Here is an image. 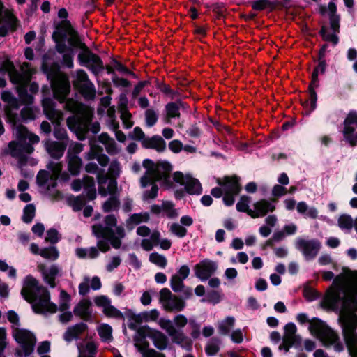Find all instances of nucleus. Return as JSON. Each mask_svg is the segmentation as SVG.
<instances>
[{
    "mask_svg": "<svg viewBox=\"0 0 357 357\" xmlns=\"http://www.w3.org/2000/svg\"><path fill=\"white\" fill-rule=\"evenodd\" d=\"M1 98L6 103V115L13 127V133L15 137V141L9 143V153L13 157L22 160L26 155L33 152L32 144L38 143L39 137L28 132L24 126L17 123L16 111L18 109V102L16 98L6 91L2 92Z\"/></svg>",
    "mask_w": 357,
    "mask_h": 357,
    "instance_id": "f257e3e1",
    "label": "nucleus"
},
{
    "mask_svg": "<svg viewBox=\"0 0 357 357\" xmlns=\"http://www.w3.org/2000/svg\"><path fill=\"white\" fill-rule=\"evenodd\" d=\"M21 294L31 304L36 313L52 314L57 310L56 305L50 301L49 291L40 285L38 281L31 275H26L24 279Z\"/></svg>",
    "mask_w": 357,
    "mask_h": 357,
    "instance_id": "f03ea898",
    "label": "nucleus"
},
{
    "mask_svg": "<svg viewBox=\"0 0 357 357\" xmlns=\"http://www.w3.org/2000/svg\"><path fill=\"white\" fill-rule=\"evenodd\" d=\"M143 167L146 172L140 179L141 186L142 188H146L149 185L151 186L150 190L144 191L143 199H153L157 197L158 190L155 182L162 178L166 179L167 174L172 169V166L167 162L155 164L152 160L146 159L143 162Z\"/></svg>",
    "mask_w": 357,
    "mask_h": 357,
    "instance_id": "7ed1b4c3",
    "label": "nucleus"
},
{
    "mask_svg": "<svg viewBox=\"0 0 357 357\" xmlns=\"http://www.w3.org/2000/svg\"><path fill=\"white\" fill-rule=\"evenodd\" d=\"M105 226L101 225H93L92 231L97 238H106L112 246L116 249L121 247V239L124 238L126 234L124 228L117 225V218L114 215H108L104 219Z\"/></svg>",
    "mask_w": 357,
    "mask_h": 357,
    "instance_id": "20e7f679",
    "label": "nucleus"
},
{
    "mask_svg": "<svg viewBox=\"0 0 357 357\" xmlns=\"http://www.w3.org/2000/svg\"><path fill=\"white\" fill-rule=\"evenodd\" d=\"M309 331L324 346L333 347L336 351H342L344 349V345L340 342L338 335L320 319H312Z\"/></svg>",
    "mask_w": 357,
    "mask_h": 357,
    "instance_id": "39448f33",
    "label": "nucleus"
},
{
    "mask_svg": "<svg viewBox=\"0 0 357 357\" xmlns=\"http://www.w3.org/2000/svg\"><path fill=\"white\" fill-rule=\"evenodd\" d=\"M344 339L351 357H357V315L343 313L339 316Z\"/></svg>",
    "mask_w": 357,
    "mask_h": 357,
    "instance_id": "423d86ee",
    "label": "nucleus"
},
{
    "mask_svg": "<svg viewBox=\"0 0 357 357\" xmlns=\"http://www.w3.org/2000/svg\"><path fill=\"white\" fill-rule=\"evenodd\" d=\"M66 109L76 114L78 119H81L82 123H79L77 126L75 124V117H69L67 119V124L70 129H80L82 126L86 127V124L91 121L92 116L91 109L78 102L72 99L68 100L66 102Z\"/></svg>",
    "mask_w": 357,
    "mask_h": 357,
    "instance_id": "0eeeda50",
    "label": "nucleus"
},
{
    "mask_svg": "<svg viewBox=\"0 0 357 357\" xmlns=\"http://www.w3.org/2000/svg\"><path fill=\"white\" fill-rule=\"evenodd\" d=\"M13 336L20 345L17 354L20 357H26L30 355L34 349L36 338L33 334L24 328H16L12 332Z\"/></svg>",
    "mask_w": 357,
    "mask_h": 357,
    "instance_id": "6e6552de",
    "label": "nucleus"
},
{
    "mask_svg": "<svg viewBox=\"0 0 357 357\" xmlns=\"http://www.w3.org/2000/svg\"><path fill=\"white\" fill-rule=\"evenodd\" d=\"M3 69L8 73L10 81L16 84H19L21 88H24L31 80V75L33 71L27 63H24L21 66V73H20L15 68L13 64L10 61H6L3 65Z\"/></svg>",
    "mask_w": 357,
    "mask_h": 357,
    "instance_id": "1a4fd4ad",
    "label": "nucleus"
},
{
    "mask_svg": "<svg viewBox=\"0 0 357 357\" xmlns=\"http://www.w3.org/2000/svg\"><path fill=\"white\" fill-rule=\"evenodd\" d=\"M158 325L162 329L167 332L173 342L188 350L191 348V340L187 337L182 331L178 330L174 326L173 321L162 318L158 321Z\"/></svg>",
    "mask_w": 357,
    "mask_h": 357,
    "instance_id": "9d476101",
    "label": "nucleus"
},
{
    "mask_svg": "<svg viewBox=\"0 0 357 357\" xmlns=\"http://www.w3.org/2000/svg\"><path fill=\"white\" fill-rule=\"evenodd\" d=\"M73 85L85 98L92 99L95 97L96 89L93 83L88 79L86 73L79 70L76 73V77L73 80Z\"/></svg>",
    "mask_w": 357,
    "mask_h": 357,
    "instance_id": "9b49d317",
    "label": "nucleus"
},
{
    "mask_svg": "<svg viewBox=\"0 0 357 357\" xmlns=\"http://www.w3.org/2000/svg\"><path fill=\"white\" fill-rule=\"evenodd\" d=\"M220 185H223L224 197L223 201L225 205L231 206L234 203V196L241 191L238 179L236 176L226 177L224 182L218 181Z\"/></svg>",
    "mask_w": 357,
    "mask_h": 357,
    "instance_id": "f8f14e48",
    "label": "nucleus"
},
{
    "mask_svg": "<svg viewBox=\"0 0 357 357\" xmlns=\"http://www.w3.org/2000/svg\"><path fill=\"white\" fill-rule=\"evenodd\" d=\"M160 301L164 309L169 312H180L185 307L184 301L172 295L167 288H163L160 291Z\"/></svg>",
    "mask_w": 357,
    "mask_h": 357,
    "instance_id": "ddd939ff",
    "label": "nucleus"
},
{
    "mask_svg": "<svg viewBox=\"0 0 357 357\" xmlns=\"http://www.w3.org/2000/svg\"><path fill=\"white\" fill-rule=\"evenodd\" d=\"M173 179L180 185H184L186 191L190 194H200L202 192L201 183L190 174L184 175L181 172H176L173 174Z\"/></svg>",
    "mask_w": 357,
    "mask_h": 357,
    "instance_id": "4468645a",
    "label": "nucleus"
},
{
    "mask_svg": "<svg viewBox=\"0 0 357 357\" xmlns=\"http://www.w3.org/2000/svg\"><path fill=\"white\" fill-rule=\"evenodd\" d=\"M343 135L344 139L351 145L357 144V132H355L357 128V112L351 111L344 121Z\"/></svg>",
    "mask_w": 357,
    "mask_h": 357,
    "instance_id": "2eb2a0df",
    "label": "nucleus"
},
{
    "mask_svg": "<svg viewBox=\"0 0 357 357\" xmlns=\"http://www.w3.org/2000/svg\"><path fill=\"white\" fill-rule=\"evenodd\" d=\"M296 247L303 253L306 259H312L317 255L321 248V243L314 239L298 238L296 241Z\"/></svg>",
    "mask_w": 357,
    "mask_h": 357,
    "instance_id": "dca6fc26",
    "label": "nucleus"
},
{
    "mask_svg": "<svg viewBox=\"0 0 357 357\" xmlns=\"http://www.w3.org/2000/svg\"><path fill=\"white\" fill-rule=\"evenodd\" d=\"M47 168L50 170V173L46 171L40 172L37 176V181L39 185H47V188H49L50 185L47 184L48 177H50L51 182L52 183L51 184L52 186L54 187L56 184V180L62 169V166L60 162H50L47 165Z\"/></svg>",
    "mask_w": 357,
    "mask_h": 357,
    "instance_id": "f3484780",
    "label": "nucleus"
},
{
    "mask_svg": "<svg viewBox=\"0 0 357 357\" xmlns=\"http://www.w3.org/2000/svg\"><path fill=\"white\" fill-rule=\"evenodd\" d=\"M79 60L82 65L89 68L94 74H98L103 68V63L99 56L88 50H84L79 54Z\"/></svg>",
    "mask_w": 357,
    "mask_h": 357,
    "instance_id": "a211bd4d",
    "label": "nucleus"
},
{
    "mask_svg": "<svg viewBox=\"0 0 357 357\" xmlns=\"http://www.w3.org/2000/svg\"><path fill=\"white\" fill-rule=\"evenodd\" d=\"M37 268L41 273L44 281L51 287L56 286V278L62 275L61 268L57 264L47 266L40 263L37 265Z\"/></svg>",
    "mask_w": 357,
    "mask_h": 357,
    "instance_id": "6ab92c4d",
    "label": "nucleus"
},
{
    "mask_svg": "<svg viewBox=\"0 0 357 357\" xmlns=\"http://www.w3.org/2000/svg\"><path fill=\"white\" fill-rule=\"evenodd\" d=\"M52 88L54 97L60 102H62L67 96L70 90L68 77L65 75L59 74L52 82Z\"/></svg>",
    "mask_w": 357,
    "mask_h": 357,
    "instance_id": "aec40b11",
    "label": "nucleus"
},
{
    "mask_svg": "<svg viewBox=\"0 0 357 357\" xmlns=\"http://www.w3.org/2000/svg\"><path fill=\"white\" fill-rule=\"evenodd\" d=\"M93 301L97 307L102 308L107 317L123 319L122 312L111 305V300L107 296H97L94 297Z\"/></svg>",
    "mask_w": 357,
    "mask_h": 357,
    "instance_id": "412c9836",
    "label": "nucleus"
},
{
    "mask_svg": "<svg viewBox=\"0 0 357 357\" xmlns=\"http://www.w3.org/2000/svg\"><path fill=\"white\" fill-rule=\"evenodd\" d=\"M151 212L156 215H161L171 219L178 216V212L175 208L174 204L169 201H163L160 204L152 205Z\"/></svg>",
    "mask_w": 357,
    "mask_h": 357,
    "instance_id": "4be33fe9",
    "label": "nucleus"
},
{
    "mask_svg": "<svg viewBox=\"0 0 357 357\" xmlns=\"http://www.w3.org/2000/svg\"><path fill=\"white\" fill-rule=\"evenodd\" d=\"M217 269L215 262L208 259L201 261L195 266V275L201 280H206Z\"/></svg>",
    "mask_w": 357,
    "mask_h": 357,
    "instance_id": "5701e85b",
    "label": "nucleus"
},
{
    "mask_svg": "<svg viewBox=\"0 0 357 357\" xmlns=\"http://www.w3.org/2000/svg\"><path fill=\"white\" fill-rule=\"evenodd\" d=\"M275 209V206L273 202L266 199H261L253 204V208L252 211H248V215L252 218H257L263 217Z\"/></svg>",
    "mask_w": 357,
    "mask_h": 357,
    "instance_id": "b1692460",
    "label": "nucleus"
},
{
    "mask_svg": "<svg viewBox=\"0 0 357 357\" xmlns=\"http://www.w3.org/2000/svg\"><path fill=\"white\" fill-rule=\"evenodd\" d=\"M99 185V193L102 196L114 195L117 188V182L114 179H108L107 176L99 173L97 176Z\"/></svg>",
    "mask_w": 357,
    "mask_h": 357,
    "instance_id": "393cba45",
    "label": "nucleus"
},
{
    "mask_svg": "<svg viewBox=\"0 0 357 357\" xmlns=\"http://www.w3.org/2000/svg\"><path fill=\"white\" fill-rule=\"evenodd\" d=\"M82 185L87 193L88 198L89 199H94L96 197V193L93 178L86 176L84 178L83 182L80 180H75L71 184L72 189L75 191L80 190Z\"/></svg>",
    "mask_w": 357,
    "mask_h": 357,
    "instance_id": "a878e982",
    "label": "nucleus"
},
{
    "mask_svg": "<svg viewBox=\"0 0 357 357\" xmlns=\"http://www.w3.org/2000/svg\"><path fill=\"white\" fill-rule=\"evenodd\" d=\"M142 331L145 336L152 339L154 345L158 349L162 350L167 347V337L162 332L146 326L142 328Z\"/></svg>",
    "mask_w": 357,
    "mask_h": 357,
    "instance_id": "bb28decb",
    "label": "nucleus"
},
{
    "mask_svg": "<svg viewBox=\"0 0 357 357\" xmlns=\"http://www.w3.org/2000/svg\"><path fill=\"white\" fill-rule=\"evenodd\" d=\"M324 70L325 63L321 62L314 68L312 75V82L309 86L312 110L314 109L316 107V101L317 97L314 91V88L317 87L318 86V75L319 73H323Z\"/></svg>",
    "mask_w": 357,
    "mask_h": 357,
    "instance_id": "cd10ccee",
    "label": "nucleus"
},
{
    "mask_svg": "<svg viewBox=\"0 0 357 357\" xmlns=\"http://www.w3.org/2000/svg\"><path fill=\"white\" fill-rule=\"evenodd\" d=\"M56 29L61 33V36H69L68 42L69 43L74 47L79 46V39L78 38L77 33L73 30L71 27V25L68 20H63L59 26L56 27Z\"/></svg>",
    "mask_w": 357,
    "mask_h": 357,
    "instance_id": "c85d7f7f",
    "label": "nucleus"
},
{
    "mask_svg": "<svg viewBox=\"0 0 357 357\" xmlns=\"http://www.w3.org/2000/svg\"><path fill=\"white\" fill-rule=\"evenodd\" d=\"M102 287L100 279L98 276H94L91 278L89 276H85L82 282L79 284L78 289L80 295L84 296L89 292V288L96 291L99 290Z\"/></svg>",
    "mask_w": 357,
    "mask_h": 357,
    "instance_id": "c756f323",
    "label": "nucleus"
},
{
    "mask_svg": "<svg viewBox=\"0 0 357 357\" xmlns=\"http://www.w3.org/2000/svg\"><path fill=\"white\" fill-rule=\"evenodd\" d=\"M296 331V326L293 323H289L285 326L283 344L280 347V349H284L287 351L289 348L296 342L297 338Z\"/></svg>",
    "mask_w": 357,
    "mask_h": 357,
    "instance_id": "7c9ffc66",
    "label": "nucleus"
},
{
    "mask_svg": "<svg viewBox=\"0 0 357 357\" xmlns=\"http://www.w3.org/2000/svg\"><path fill=\"white\" fill-rule=\"evenodd\" d=\"M73 312L85 321L89 320L92 316L91 302L88 299L81 300L74 307Z\"/></svg>",
    "mask_w": 357,
    "mask_h": 357,
    "instance_id": "2f4dec72",
    "label": "nucleus"
},
{
    "mask_svg": "<svg viewBox=\"0 0 357 357\" xmlns=\"http://www.w3.org/2000/svg\"><path fill=\"white\" fill-rule=\"evenodd\" d=\"M43 106L45 115L54 123H59L62 119V113L54 109L52 100L45 98L43 100Z\"/></svg>",
    "mask_w": 357,
    "mask_h": 357,
    "instance_id": "473e14b6",
    "label": "nucleus"
},
{
    "mask_svg": "<svg viewBox=\"0 0 357 357\" xmlns=\"http://www.w3.org/2000/svg\"><path fill=\"white\" fill-rule=\"evenodd\" d=\"M102 107L98 109V113L102 114L106 109L107 115L109 119V127L112 130H115L119 128V123L114 119L115 109L114 107H108L110 102L108 98H104L101 100Z\"/></svg>",
    "mask_w": 357,
    "mask_h": 357,
    "instance_id": "72a5a7b5",
    "label": "nucleus"
},
{
    "mask_svg": "<svg viewBox=\"0 0 357 357\" xmlns=\"http://www.w3.org/2000/svg\"><path fill=\"white\" fill-rule=\"evenodd\" d=\"M87 328L86 324L79 323L67 328L63 334V339L67 342H70L76 340L81 335Z\"/></svg>",
    "mask_w": 357,
    "mask_h": 357,
    "instance_id": "f704fd0d",
    "label": "nucleus"
},
{
    "mask_svg": "<svg viewBox=\"0 0 357 357\" xmlns=\"http://www.w3.org/2000/svg\"><path fill=\"white\" fill-rule=\"evenodd\" d=\"M45 149L48 153L54 158H61L64 152L66 145L63 142H56L47 141L45 142Z\"/></svg>",
    "mask_w": 357,
    "mask_h": 357,
    "instance_id": "c9c22d12",
    "label": "nucleus"
},
{
    "mask_svg": "<svg viewBox=\"0 0 357 357\" xmlns=\"http://www.w3.org/2000/svg\"><path fill=\"white\" fill-rule=\"evenodd\" d=\"M142 145L147 149H153L158 152H162L166 149V143L160 136H153L142 141Z\"/></svg>",
    "mask_w": 357,
    "mask_h": 357,
    "instance_id": "e433bc0d",
    "label": "nucleus"
},
{
    "mask_svg": "<svg viewBox=\"0 0 357 357\" xmlns=\"http://www.w3.org/2000/svg\"><path fill=\"white\" fill-rule=\"evenodd\" d=\"M160 313L155 310H151L150 311H145L138 314H132V319L136 323L140 324L142 322L155 321L159 317Z\"/></svg>",
    "mask_w": 357,
    "mask_h": 357,
    "instance_id": "4c0bfd02",
    "label": "nucleus"
},
{
    "mask_svg": "<svg viewBox=\"0 0 357 357\" xmlns=\"http://www.w3.org/2000/svg\"><path fill=\"white\" fill-rule=\"evenodd\" d=\"M91 150L86 155L88 160L96 158L102 166H106L108 163V158L105 155H100V153L102 151V149L95 145L92 142L90 144Z\"/></svg>",
    "mask_w": 357,
    "mask_h": 357,
    "instance_id": "58836bf2",
    "label": "nucleus"
},
{
    "mask_svg": "<svg viewBox=\"0 0 357 357\" xmlns=\"http://www.w3.org/2000/svg\"><path fill=\"white\" fill-rule=\"evenodd\" d=\"M296 210L306 218L315 219L318 216V211L315 207L309 206L305 202H300L296 204Z\"/></svg>",
    "mask_w": 357,
    "mask_h": 357,
    "instance_id": "ea45409f",
    "label": "nucleus"
},
{
    "mask_svg": "<svg viewBox=\"0 0 357 357\" xmlns=\"http://www.w3.org/2000/svg\"><path fill=\"white\" fill-rule=\"evenodd\" d=\"M78 349L79 352L78 357H95L97 346L93 342L87 341L79 346Z\"/></svg>",
    "mask_w": 357,
    "mask_h": 357,
    "instance_id": "a19ab883",
    "label": "nucleus"
},
{
    "mask_svg": "<svg viewBox=\"0 0 357 357\" xmlns=\"http://www.w3.org/2000/svg\"><path fill=\"white\" fill-rule=\"evenodd\" d=\"M99 141L105 145L109 154H116L120 151L114 140L106 133H102L99 136Z\"/></svg>",
    "mask_w": 357,
    "mask_h": 357,
    "instance_id": "79ce46f5",
    "label": "nucleus"
},
{
    "mask_svg": "<svg viewBox=\"0 0 357 357\" xmlns=\"http://www.w3.org/2000/svg\"><path fill=\"white\" fill-rule=\"evenodd\" d=\"M75 254L81 259H95L99 255V250L96 247L89 248H77L75 250Z\"/></svg>",
    "mask_w": 357,
    "mask_h": 357,
    "instance_id": "37998d69",
    "label": "nucleus"
},
{
    "mask_svg": "<svg viewBox=\"0 0 357 357\" xmlns=\"http://www.w3.org/2000/svg\"><path fill=\"white\" fill-rule=\"evenodd\" d=\"M68 170L72 175H77L79 173L82 167V160L77 155H68Z\"/></svg>",
    "mask_w": 357,
    "mask_h": 357,
    "instance_id": "c03bdc74",
    "label": "nucleus"
},
{
    "mask_svg": "<svg viewBox=\"0 0 357 357\" xmlns=\"http://www.w3.org/2000/svg\"><path fill=\"white\" fill-rule=\"evenodd\" d=\"M98 335L101 340L105 342H109L113 340L112 328L107 324H102L97 328Z\"/></svg>",
    "mask_w": 357,
    "mask_h": 357,
    "instance_id": "a18cd8bd",
    "label": "nucleus"
},
{
    "mask_svg": "<svg viewBox=\"0 0 357 357\" xmlns=\"http://www.w3.org/2000/svg\"><path fill=\"white\" fill-rule=\"evenodd\" d=\"M339 227L345 231H349L354 225V222L351 216L349 215H342L337 220Z\"/></svg>",
    "mask_w": 357,
    "mask_h": 357,
    "instance_id": "49530a36",
    "label": "nucleus"
},
{
    "mask_svg": "<svg viewBox=\"0 0 357 357\" xmlns=\"http://www.w3.org/2000/svg\"><path fill=\"white\" fill-rule=\"evenodd\" d=\"M149 220V215L148 213H139L132 214L127 220L128 226H133L139 225L142 222H146Z\"/></svg>",
    "mask_w": 357,
    "mask_h": 357,
    "instance_id": "de8ad7c7",
    "label": "nucleus"
},
{
    "mask_svg": "<svg viewBox=\"0 0 357 357\" xmlns=\"http://www.w3.org/2000/svg\"><path fill=\"white\" fill-rule=\"evenodd\" d=\"M235 319L233 317H228L225 319L220 321L218 324V328L222 334L227 335L234 327Z\"/></svg>",
    "mask_w": 357,
    "mask_h": 357,
    "instance_id": "09e8293b",
    "label": "nucleus"
},
{
    "mask_svg": "<svg viewBox=\"0 0 357 357\" xmlns=\"http://www.w3.org/2000/svg\"><path fill=\"white\" fill-rule=\"evenodd\" d=\"M40 255L46 259L55 261L59 258V252L56 247H50L41 249Z\"/></svg>",
    "mask_w": 357,
    "mask_h": 357,
    "instance_id": "8fccbe9b",
    "label": "nucleus"
},
{
    "mask_svg": "<svg viewBox=\"0 0 357 357\" xmlns=\"http://www.w3.org/2000/svg\"><path fill=\"white\" fill-rule=\"evenodd\" d=\"M119 199L116 197L113 196L104 202L102 204V209L105 213L117 211L119 207Z\"/></svg>",
    "mask_w": 357,
    "mask_h": 357,
    "instance_id": "3c124183",
    "label": "nucleus"
},
{
    "mask_svg": "<svg viewBox=\"0 0 357 357\" xmlns=\"http://www.w3.org/2000/svg\"><path fill=\"white\" fill-rule=\"evenodd\" d=\"M321 34L324 40L331 42L333 45H336L338 43L337 34L333 30L329 29L328 27H322Z\"/></svg>",
    "mask_w": 357,
    "mask_h": 357,
    "instance_id": "603ef678",
    "label": "nucleus"
},
{
    "mask_svg": "<svg viewBox=\"0 0 357 357\" xmlns=\"http://www.w3.org/2000/svg\"><path fill=\"white\" fill-rule=\"evenodd\" d=\"M149 261L161 268H165L167 263L166 257L158 252L151 253L149 255Z\"/></svg>",
    "mask_w": 357,
    "mask_h": 357,
    "instance_id": "864d4df0",
    "label": "nucleus"
},
{
    "mask_svg": "<svg viewBox=\"0 0 357 357\" xmlns=\"http://www.w3.org/2000/svg\"><path fill=\"white\" fill-rule=\"evenodd\" d=\"M169 231L172 234H174L179 238L184 237L187 234V229L178 223H176V222L172 223L169 225Z\"/></svg>",
    "mask_w": 357,
    "mask_h": 357,
    "instance_id": "5fc2aeb1",
    "label": "nucleus"
},
{
    "mask_svg": "<svg viewBox=\"0 0 357 357\" xmlns=\"http://www.w3.org/2000/svg\"><path fill=\"white\" fill-rule=\"evenodd\" d=\"M36 208L33 204H27L23 211L22 220L25 222H31L35 216Z\"/></svg>",
    "mask_w": 357,
    "mask_h": 357,
    "instance_id": "6e6d98bb",
    "label": "nucleus"
},
{
    "mask_svg": "<svg viewBox=\"0 0 357 357\" xmlns=\"http://www.w3.org/2000/svg\"><path fill=\"white\" fill-rule=\"evenodd\" d=\"M250 202V198L249 197H241L239 202L236 204V209L238 211L246 212L248 214V211L252 209L249 208Z\"/></svg>",
    "mask_w": 357,
    "mask_h": 357,
    "instance_id": "4d7b16f0",
    "label": "nucleus"
},
{
    "mask_svg": "<svg viewBox=\"0 0 357 357\" xmlns=\"http://www.w3.org/2000/svg\"><path fill=\"white\" fill-rule=\"evenodd\" d=\"M135 346L138 347L144 357H165L164 354L156 351L153 349H146V346L139 347L136 343Z\"/></svg>",
    "mask_w": 357,
    "mask_h": 357,
    "instance_id": "13d9d810",
    "label": "nucleus"
},
{
    "mask_svg": "<svg viewBox=\"0 0 357 357\" xmlns=\"http://www.w3.org/2000/svg\"><path fill=\"white\" fill-rule=\"evenodd\" d=\"M146 124L149 127H151L155 124L158 121V116L155 111L149 109L145 112Z\"/></svg>",
    "mask_w": 357,
    "mask_h": 357,
    "instance_id": "bf43d9fd",
    "label": "nucleus"
},
{
    "mask_svg": "<svg viewBox=\"0 0 357 357\" xmlns=\"http://www.w3.org/2000/svg\"><path fill=\"white\" fill-rule=\"evenodd\" d=\"M59 298H60V301H59L60 310H66L69 307V302L70 300V296L64 290H61L60 292Z\"/></svg>",
    "mask_w": 357,
    "mask_h": 357,
    "instance_id": "052dcab7",
    "label": "nucleus"
},
{
    "mask_svg": "<svg viewBox=\"0 0 357 357\" xmlns=\"http://www.w3.org/2000/svg\"><path fill=\"white\" fill-rule=\"evenodd\" d=\"M69 204L74 211H79L85 204V201L81 197H72L69 199Z\"/></svg>",
    "mask_w": 357,
    "mask_h": 357,
    "instance_id": "680f3d73",
    "label": "nucleus"
},
{
    "mask_svg": "<svg viewBox=\"0 0 357 357\" xmlns=\"http://www.w3.org/2000/svg\"><path fill=\"white\" fill-rule=\"evenodd\" d=\"M219 350V342L216 339L211 340L206 347V352L211 356L215 355Z\"/></svg>",
    "mask_w": 357,
    "mask_h": 357,
    "instance_id": "e2e57ef3",
    "label": "nucleus"
},
{
    "mask_svg": "<svg viewBox=\"0 0 357 357\" xmlns=\"http://www.w3.org/2000/svg\"><path fill=\"white\" fill-rule=\"evenodd\" d=\"M174 326L178 329L184 328L188 322V320L183 314H178L173 319Z\"/></svg>",
    "mask_w": 357,
    "mask_h": 357,
    "instance_id": "0e129e2a",
    "label": "nucleus"
},
{
    "mask_svg": "<svg viewBox=\"0 0 357 357\" xmlns=\"http://www.w3.org/2000/svg\"><path fill=\"white\" fill-rule=\"evenodd\" d=\"M184 287L183 280L177 277L176 275H172L171 278V287L174 291H181Z\"/></svg>",
    "mask_w": 357,
    "mask_h": 357,
    "instance_id": "69168bd1",
    "label": "nucleus"
},
{
    "mask_svg": "<svg viewBox=\"0 0 357 357\" xmlns=\"http://www.w3.org/2000/svg\"><path fill=\"white\" fill-rule=\"evenodd\" d=\"M121 119L126 128H130L133 126L131 114L126 109H123L121 111Z\"/></svg>",
    "mask_w": 357,
    "mask_h": 357,
    "instance_id": "338daca9",
    "label": "nucleus"
},
{
    "mask_svg": "<svg viewBox=\"0 0 357 357\" xmlns=\"http://www.w3.org/2000/svg\"><path fill=\"white\" fill-rule=\"evenodd\" d=\"M167 116L170 118L179 116V108L175 103H169L166 106Z\"/></svg>",
    "mask_w": 357,
    "mask_h": 357,
    "instance_id": "774afa93",
    "label": "nucleus"
}]
</instances>
